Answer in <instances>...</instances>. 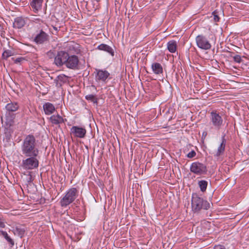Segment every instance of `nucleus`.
Here are the masks:
<instances>
[{
    "label": "nucleus",
    "instance_id": "obj_1",
    "mask_svg": "<svg viewBox=\"0 0 249 249\" xmlns=\"http://www.w3.org/2000/svg\"><path fill=\"white\" fill-rule=\"evenodd\" d=\"M22 154L24 156L38 155L39 150L37 147L35 136L30 134L23 140L21 146Z\"/></svg>",
    "mask_w": 249,
    "mask_h": 249
},
{
    "label": "nucleus",
    "instance_id": "obj_2",
    "mask_svg": "<svg viewBox=\"0 0 249 249\" xmlns=\"http://www.w3.org/2000/svg\"><path fill=\"white\" fill-rule=\"evenodd\" d=\"M191 205L194 213H199L202 210H207L210 208L209 202L196 193L192 195Z\"/></svg>",
    "mask_w": 249,
    "mask_h": 249
},
{
    "label": "nucleus",
    "instance_id": "obj_3",
    "mask_svg": "<svg viewBox=\"0 0 249 249\" xmlns=\"http://www.w3.org/2000/svg\"><path fill=\"white\" fill-rule=\"evenodd\" d=\"M19 106L17 102H10L8 103L5 107V124L7 127H9L14 124V120L15 118V112L18 110Z\"/></svg>",
    "mask_w": 249,
    "mask_h": 249
},
{
    "label": "nucleus",
    "instance_id": "obj_4",
    "mask_svg": "<svg viewBox=\"0 0 249 249\" xmlns=\"http://www.w3.org/2000/svg\"><path fill=\"white\" fill-rule=\"evenodd\" d=\"M38 155L25 156L27 158L22 160L21 166L25 170H33L38 168L39 160L37 158Z\"/></svg>",
    "mask_w": 249,
    "mask_h": 249
},
{
    "label": "nucleus",
    "instance_id": "obj_5",
    "mask_svg": "<svg viewBox=\"0 0 249 249\" xmlns=\"http://www.w3.org/2000/svg\"><path fill=\"white\" fill-rule=\"evenodd\" d=\"M78 196V191L75 188L70 189L65 196L60 200L62 207H66L73 202Z\"/></svg>",
    "mask_w": 249,
    "mask_h": 249
},
{
    "label": "nucleus",
    "instance_id": "obj_6",
    "mask_svg": "<svg viewBox=\"0 0 249 249\" xmlns=\"http://www.w3.org/2000/svg\"><path fill=\"white\" fill-rule=\"evenodd\" d=\"M33 36V41L37 45L47 43L50 39L49 35L42 29L36 31Z\"/></svg>",
    "mask_w": 249,
    "mask_h": 249
},
{
    "label": "nucleus",
    "instance_id": "obj_7",
    "mask_svg": "<svg viewBox=\"0 0 249 249\" xmlns=\"http://www.w3.org/2000/svg\"><path fill=\"white\" fill-rule=\"evenodd\" d=\"M210 120L212 125L217 130L221 129L224 125L222 117L215 110H213L210 113Z\"/></svg>",
    "mask_w": 249,
    "mask_h": 249
},
{
    "label": "nucleus",
    "instance_id": "obj_8",
    "mask_svg": "<svg viewBox=\"0 0 249 249\" xmlns=\"http://www.w3.org/2000/svg\"><path fill=\"white\" fill-rule=\"evenodd\" d=\"M190 171L196 175H203L206 174L207 168L205 164L196 161L193 162L190 168Z\"/></svg>",
    "mask_w": 249,
    "mask_h": 249
},
{
    "label": "nucleus",
    "instance_id": "obj_9",
    "mask_svg": "<svg viewBox=\"0 0 249 249\" xmlns=\"http://www.w3.org/2000/svg\"><path fill=\"white\" fill-rule=\"evenodd\" d=\"M197 46L203 50H207L211 48V44L205 36L199 35L196 38Z\"/></svg>",
    "mask_w": 249,
    "mask_h": 249
},
{
    "label": "nucleus",
    "instance_id": "obj_10",
    "mask_svg": "<svg viewBox=\"0 0 249 249\" xmlns=\"http://www.w3.org/2000/svg\"><path fill=\"white\" fill-rule=\"evenodd\" d=\"M79 60L76 55H70L69 54L65 65L69 69L72 70H77L78 68Z\"/></svg>",
    "mask_w": 249,
    "mask_h": 249
},
{
    "label": "nucleus",
    "instance_id": "obj_11",
    "mask_svg": "<svg viewBox=\"0 0 249 249\" xmlns=\"http://www.w3.org/2000/svg\"><path fill=\"white\" fill-rule=\"evenodd\" d=\"M68 55V53L65 51H58L54 57V64L58 67L65 65Z\"/></svg>",
    "mask_w": 249,
    "mask_h": 249
},
{
    "label": "nucleus",
    "instance_id": "obj_12",
    "mask_svg": "<svg viewBox=\"0 0 249 249\" xmlns=\"http://www.w3.org/2000/svg\"><path fill=\"white\" fill-rule=\"evenodd\" d=\"M85 128L78 126H73L70 129L71 135H73L75 137L83 138L86 134Z\"/></svg>",
    "mask_w": 249,
    "mask_h": 249
},
{
    "label": "nucleus",
    "instance_id": "obj_13",
    "mask_svg": "<svg viewBox=\"0 0 249 249\" xmlns=\"http://www.w3.org/2000/svg\"><path fill=\"white\" fill-rule=\"evenodd\" d=\"M95 80L97 82H105L109 76V73L106 70L95 69Z\"/></svg>",
    "mask_w": 249,
    "mask_h": 249
},
{
    "label": "nucleus",
    "instance_id": "obj_14",
    "mask_svg": "<svg viewBox=\"0 0 249 249\" xmlns=\"http://www.w3.org/2000/svg\"><path fill=\"white\" fill-rule=\"evenodd\" d=\"M69 76L64 74H61L58 75L54 81L56 87H61L63 84L66 83L69 81Z\"/></svg>",
    "mask_w": 249,
    "mask_h": 249
},
{
    "label": "nucleus",
    "instance_id": "obj_15",
    "mask_svg": "<svg viewBox=\"0 0 249 249\" xmlns=\"http://www.w3.org/2000/svg\"><path fill=\"white\" fill-rule=\"evenodd\" d=\"M43 0H32L30 2V6L35 13L41 9Z\"/></svg>",
    "mask_w": 249,
    "mask_h": 249
},
{
    "label": "nucleus",
    "instance_id": "obj_16",
    "mask_svg": "<svg viewBox=\"0 0 249 249\" xmlns=\"http://www.w3.org/2000/svg\"><path fill=\"white\" fill-rule=\"evenodd\" d=\"M225 135H224L222 137L221 143L218 146L217 152L214 154V156L216 157H218L222 155L225 151L226 143V140L225 138Z\"/></svg>",
    "mask_w": 249,
    "mask_h": 249
},
{
    "label": "nucleus",
    "instance_id": "obj_17",
    "mask_svg": "<svg viewBox=\"0 0 249 249\" xmlns=\"http://www.w3.org/2000/svg\"><path fill=\"white\" fill-rule=\"evenodd\" d=\"M43 108L45 114L47 115L52 114L55 110L53 105L50 102L45 103L43 105Z\"/></svg>",
    "mask_w": 249,
    "mask_h": 249
},
{
    "label": "nucleus",
    "instance_id": "obj_18",
    "mask_svg": "<svg viewBox=\"0 0 249 249\" xmlns=\"http://www.w3.org/2000/svg\"><path fill=\"white\" fill-rule=\"evenodd\" d=\"M97 49L101 51L106 52L112 56L114 55V50L110 46L107 44L103 43L101 44L98 46Z\"/></svg>",
    "mask_w": 249,
    "mask_h": 249
},
{
    "label": "nucleus",
    "instance_id": "obj_19",
    "mask_svg": "<svg viewBox=\"0 0 249 249\" xmlns=\"http://www.w3.org/2000/svg\"><path fill=\"white\" fill-rule=\"evenodd\" d=\"M51 122L53 124H58L64 123L66 119L65 120L59 114L57 115H53L51 116L49 118Z\"/></svg>",
    "mask_w": 249,
    "mask_h": 249
},
{
    "label": "nucleus",
    "instance_id": "obj_20",
    "mask_svg": "<svg viewBox=\"0 0 249 249\" xmlns=\"http://www.w3.org/2000/svg\"><path fill=\"white\" fill-rule=\"evenodd\" d=\"M0 236H2L5 240L7 241L9 246L12 248L15 244L14 240L9 235L6 231H0Z\"/></svg>",
    "mask_w": 249,
    "mask_h": 249
},
{
    "label": "nucleus",
    "instance_id": "obj_21",
    "mask_svg": "<svg viewBox=\"0 0 249 249\" xmlns=\"http://www.w3.org/2000/svg\"><path fill=\"white\" fill-rule=\"evenodd\" d=\"M25 24V21L22 17H17L15 19L13 27L18 29L22 28Z\"/></svg>",
    "mask_w": 249,
    "mask_h": 249
},
{
    "label": "nucleus",
    "instance_id": "obj_22",
    "mask_svg": "<svg viewBox=\"0 0 249 249\" xmlns=\"http://www.w3.org/2000/svg\"><path fill=\"white\" fill-rule=\"evenodd\" d=\"M151 68L153 72L156 74H160L163 73V68L159 63H153L151 65Z\"/></svg>",
    "mask_w": 249,
    "mask_h": 249
},
{
    "label": "nucleus",
    "instance_id": "obj_23",
    "mask_svg": "<svg viewBox=\"0 0 249 249\" xmlns=\"http://www.w3.org/2000/svg\"><path fill=\"white\" fill-rule=\"evenodd\" d=\"M15 235H18L20 238L24 236L25 230L24 227L22 226H16L13 231Z\"/></svg>",
    "mask_w": 249,
    "mask_h": 249
},
{
    "label": "nucleus",
    "instance_id": "obj_24",
    "mask_svg": "<svg viewBox=\"0 0 249 249\" xmlns=\"http://www.w3.org/2000/svg\"><path fill=\"white\" fill-rule=\"evenodd\" d=\"M177 44L175 40H172L167 43V49L172 53H175L177 50Z\"/></svg>",
    "mask_w": 249,
    "mask_h": 249
},
{
    "label": "nucleus",
    "instance_id": "obj_25",
    "mask_svg": "<svg viewBox=\"0 0 249 249\" xmlns=\"http://www.w3.org/2000/svg\"><path fill=\"white\" fill-rule=\"evenodd\" d=\"M198 185L200 188L201 192L204 193L206 192L208 186V182L205 180H201L198 181Z\"/></svg>",
    "mask_w": 249,
    "mask_h": 249
},
{
    "label": "nucleus",
    "instance_id": "obj_26",
    "mask_svg": "<svg viewBox=\"0 0 249 249\" xmlns=\"http://www.w3.org/2000/svg\"><path fill=\"white\" fill-rule=\"evenodd\" d=\"M14 54V52L10 50H5L2 54V58L3 59L7 60L9 57L13 56Z\"/></svg>",
    "mask_w": 249,
    "mask_h": 249
},
{
    "label": "nucleus",
    "instance_id": "obj_27",
    "mask_svg": "<svg viewBox=\"0 0 249 249\" xmlns=\"http://www.w3.org/2000/svg\"><path fill=\"white\" fill-rule=\"evenodd\" d=\"M85 98L86 100L88 101H90L93 102L94 104H98V99L96 98V96L93 94H89L85 96Z\"/></svg>",
    "mask_w": 249,
    "mask_h": 249
},
{
    "label": "nucleus",
    "instance_id": "obj_28",
    "mask_svg": "<svg viewBox=\"0 0 249 249\" xmlns=\"http://www.w3.org/2000/svg\"><path fill=\"white\" fill-rule=\"evenodd\" d=\"M229 53H230V56L233 58V60L234 62L238 63H240L241 62L242 58L240 55H235L234 56H233V54L234 53L231 52H229Z\"/></svg>",
    "mask_w": 249,
    "mask_h": 249
},
{
    "label": "nucleus",
    "instance_id": "obj_29",
    "mask_svg": "<svg viewBox=\"0 0 249 249\" xmlns=\"http://www.w3.org/2000/svg\"><path fill=\"white\" fill-rule=\"evenodd\" d=\"M6 221L5 218L2 215L0 214V228H5L6 227Z\"/></svg>",
    "mask_w": 249,
    "mask_h": 249
},
{
    "label": "nucleus",
    "instance_id": "obj_30",
    "mask_svg": "<svg viewBox=\"0 0 249 249\" xmlns=\"http://www.w3.org/2000/svg\"><path fill=\"white\" fill-rule=\"evenodd\" d=\"M12 60L14 61L15 64H22L23 62L25 61V58L23 57H19L16 59L12 58Z\"/></svg>",
    "mask_w": 249,
    "mask_h": 249
},
{
    "label": "nucleus",
    "instance_id": "obj_31",
    "mask_svg": "<svg viewBox=\"0 0 249 249\" xmlns=\"http://www.w3.org/2000/svg\"><path fill=\"white\" fill-rule=\"evenodd\" d=\"M196 155V153L194 150H192L191 152H190L187 155V157L188 158H193L194 157H195Z\"/></svg>",
    "mask_w": 249,
    "mask_h": 249
},
{
    "label": "nucleus",
    "instance_id": "obj_32",
    "mask_svg": "<svg viewBox=\"0 0 249 249\" xmlns=\"http://www.w3.org/2000/svg\"><path fill=\"white\" fill-rule=\"evenodd\" d=\"M213 16H214V20L215 21V22H217V21H219V17L218 16V15H216V12L215 11H214L213 13Z\"/></svg>",
    "mask_w": 249,
    "mask_h": 249
},
{
    "label": "nucleus",
    "instance_id": "obj_33",
    "mask_svg": "<svg viewBox=\"0 0 249 249\" xmlns=\"http://www.w3.org/2000/svg\"><path fill=\"white\" fill-rule=\"evenodd\" d=\"M4 23L2 20H0V32H3L4 28Z\"/></svg>",
    "mask_w": 249,
    "mask_h": 249
},
{
    "label": "nucleus",
    "instance_id": "obj_34",
    "mask_svg": "<svg viewBox=\"0 0 249 249\" xmlns=\"http://www.w3.org/2000/svg\"><path fill=\"white\" fill-rule=\"evenodd\" d=\"M214 249H226L224 246L221 245H216L214 247Z\"/></svg>",
    "mask_w": 249,
    "mask_h": 249
},
{
    "label": "nucleus",
    "instance_id": "obj_35",
    "mask_svg": "<svg viewBox=\"0 0 249 249\" xmlns=\"http://www.w3.org/2000/svg\"><path fill=\"white\" fill-rule=\"evenodd\" d=\"M33 21L36 22V23L37 22H39L40 21H41V22H43V21L38 18H34Z\"/></svg>",
    "mask_w": 249,
    "mask_h": 249
},
{
    "label": "nucleus",
    "instance_id": "obj_36",
    "mask_svg": "<svg viewBox=\"0 0 249 249\" xmlns=\"http://www.w3.org/2000/svg\"><path fill=\"white\" fill-rule=\"evenodd\" d=\"M5 31L3 29V32H0V35L2 37H4Z\"/></svg>",
    "mask_w": 249,
    "mask_h": 249
},
{
    "label": "nucleus",
    "instance_id": "obj_37",
    "mask_svg": "<svg viewBox=\"0 0 249 249\" xmlns=\"http://www.w3.org/2000/svg\"><path fill=\"white\" fill-rule=\"evenodd\" d=\"M207 135V132L206 131H204L202 133V137L205 138Z\"/></svg>",
    "mask_w": 249,
    "mask_h": 249
},
{
    "label": "nucleus",
    "instance_id": "obj_38",
    "mask_svg": "<svg viewBox=\"0 0 249 249\" xmlns=\"http://www.w3.org/2000/svg\"><path fill=\"white\" fill-rule=\"evenodd\" d=\"M53 28H54V30H57V28H56V27H53Z\"/></svg>",
    "mask_w": 249,
    "mask_h": 249
},
{
    "label": "nucleus",
    "instance_id": "obj_39",
    "mask_svg": "<svg viewBox=\"0 0 249 249\" xmlns=\"http://www.w3.org/2000/svg\"><path fill=\"white\" fill-rule=\"evenodd\" d=\"M29 179H30V180H31V177H30L29 178Z\"/></svg>",
    "mask_w": 249,
    "mask_h": 249
}]
</instances>
